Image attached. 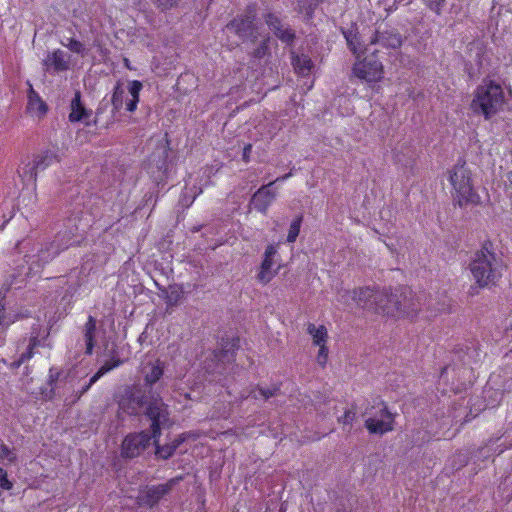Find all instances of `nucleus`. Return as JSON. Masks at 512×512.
Returning a JSON list of instances; mask_svg holds the SVG:
<instances>
[{"instance_id": "1", "label": "nucleus", "mask_w": 512, "mask_h": 512, "mask_svg": "<svg viewBox=\"0 0 512 512\" xmlns=\"http://www.w3.org/2000/svg\"><path fill=\"white\" fill-rule=\"evenodd\" d=\"M353 300L362 308L373 309L377 313L396 318L413 320L422 311L427 297L416 295L411 288L401 286L394 291L376 287H360L353 290Z\"/></svg>"}, {"instance_id": "2", "label": "nucleus", "mask_w": 512, "mask_h": 512, "mask_svg": "<svg viewBox=\"0 0 512 512\" xmlns=\"http://www.w3.org/2000/svg\"><path fill=\"white\" fill-rule=\"evenodd\" d=\"M506 96L502 85L485 77L473 91L469 108L476 116L490 120L504 110Z\"/></svg>"}, {"instance_id": "3", "label": "nucleus", "mask_w": 512, "mask_h": 512, "mask_svg": "<svg viewBox=\"0 0 512 512\" xmlns=\"http://www.w3.org/2000/svg\"><path fill=\"white\" fill-rule=\"evenodd\" d=\"M135 387H130V402L145 405L144 416L150 422V432L153 439L161 437L162 429H169L174 422L170 418L169 406L164 403L159 394L147 396L146 392L139 395Z\"/></svg>"}, {"instance_id": "4", "label": "nucleus", "mask_w": 512, "mask_h": 512, "mask_svg": "<svg viewBox=\"0 0 512 512\" xmlns=\"http://www.w3.org/2000/svg\"><path fill=\"white\" fill-rule=\"evenodd\" d=\"M502 267V261L487 247V244L475 252L469 265L473 279L480 288L496 285L502 277Z\"/></svg>"}, {"instance_id": "5", "label": "nucleus", "mask_w": 512, "mask_h": 512, "mask_svg": "<svg viewBox=\"0 0 512 512\" xmlns=\"http://www.w3.org/2000/svg\"><path fill=\"white\" fill-rule=\"evenodd\" d=\"M449 181L452 185L453 200L459 207L480 203L481 198L472 183V173L465 163L457 164L450 170Z\"/></svg>"}, {"instance_id": "6", "label": "nucleus", "mask_w": 512, "mask_h": 512, "mask_svg": "<svg viewBox=\"0 0 512 512\" xmlns=\"http://www.w3.org/2000/svg\"><path fill=\"white\" fill-rule=\"evenodd\" d=\"M226 27L231 29L242 41L256 42L259 36L256 5H248L244 13L233 18Z\"/></svg>"}, {"instance_id": "7", "label": "nucleus", "mask_w": 512, "mask_h": 512, "mask_svg": "<svg viewBox=\"0 0 512 512\" xmlns=\"http://www.w3.org/2000/svg\"><path fill=\"white\" fill-rule=\"evenodd\" d=\"M60 162V156L52 150H43L33 155V159L21 166L18 170L23 181L36 185L38 173L44 171L53 163Z\"/></svg>"}, {"instance_id": "8", "label": "nucleus", "mask_w": 512, "mask_h": 512, "mask_svg": "<svg viewBox=\"0 0 512 512\" xmlns=\"http://www.w3.org/2000/svg\"><path fill=\"white\" fill-rule=\"evenodd\" d=\"M352 72L355 77L368 83L379 82L384 77V66L373 52L363 59L356 58Z\"/></svg>"}, {"instance_id": "9", "label": "nucleus", "mask_w": 512, "mask_h": 512, "mask_svg": "<svg viewBox=\"0 0 512 512\" xmlns=\"http://www.w3.org/2000/svg\"><path fill=\"white\" fill-rule=\"evenodd\" d=\"M170 151V140L168 133H165V144L159 153H153L147 162V173L153 182L159 186L168 178V156Z\"/></svg>"}, {"instance_id": "10", "label": "nucleus", "mask_w": 512, "mask_h": 512, "mask_svg": "<svg viewBox=\"0 0 512 512\" xmlns=\"http://www.w3.org/2000/svg\"><path fill=\"white\" fill-rule=\"evenodd\" d=\"M174 483L175 480L170 479L163 484L144 486L139 490L136 496L137 506L140 508L152 509L171 491Z\"/></svg>"}, {"instance_id": "11", "label": "nucleus", "mask_w": 512, "mask_h": 512, "mask_svg": "<svg viewBox=\"0 0 512 512\" xmlns=\"http://www.w3.org/2000/svg\"><path fill=\"white\" fill-rule=\"evenodd\" d=\"M278 256V245L269 244L264 252L262 262L256 275L257 281L262 285L269 284L278 274L281 266L272 269L275 263V257Z\"/></svg>"}, {"instance_id": "12", "label": "nucleus", "mask_w": 512, "mask_h": 512, "mask_svg": "<svg viewBox=\"0 0 512 512\" xmlns=\"http://www.w3.org/2000/svg\"><path fill=\"white\" fill-rule=\"evenodd\" d=\"M65 238V234L61 232L58 233L56 239L45 243L41 249L38 251L37 255H35L36 260L34 261L38 267H43L50 261H52L59 253L65 249H67L73 243L70 242L71 238L67 241L63 242Z\"/></svg>"}, {"instance_id": "13", "label": "nucleus", "mask_w": 512, "mask_h": 512, "mask_svg": "<svg viewBox=\"0 0 512 512\" xmlns=\"http://www.w3.org/2000/svg\"><path fill=\"white\" fill-rule=\"evenodd\" d=\"M379 417H369L365 420V427L371 434H385L394 429V415L389 411L387 405L380 401Z\"/></svg>"}, {"instance_id": "14", "label": "nucleus", "mask_w": 512, "mask_h": 512, "mask_svg": "<svg viewBox=\"0 0 512 512\" xmlns=\"http://www.w3.org/2000/svg\"><path fill=\"white\" fill-rule=\"evenodd\" d=\"M239 338L234 337L223 341L222 347L219 351H213V365H207L205 368L209 371L217 370L220 365L225 363H233L235 361V352L239 348Z\"/></svg>"}, {"instance_id": "15", "label": "nucleus", "mask_w": 512, "mask_h": 512, "mask_svg": "<svg viewBox=\"0 0 512 512\" xmlns=\"http://www.w3.org/2000/svg\"><path fill=\"white\" fill-rule=\"evenodd\" d=\"M264 19L268 28L282 43L289 46L294 43L295 31L289 25H285L275 13H267Z\"/></svg>"}, {"instance_id": "16", "label": "nucleus", "mask_w": 512, "mask_h": 512, "mask_svg": "<svg viewBox=\"0 0 512 512\" xmlns=\"http://www.w3.org/2000/svg\"><path fill=\"white\" fill-rule=\"evenodd\" d=\"M164 374V363L157 359L154 362L147 363L142 368L144 386L148 388L147 396L157 395L153 392L152 386L156 384Z\"/></svg>"}, {"instance_id": "17", "label": "nucleus", "mask_w": 512, "mask_h": 512, "mask_svg": "<svg viewBox=\"0 0 512 512\" xmlns=\"http://www.w3.org/2000/svg\"><path fill=\"white\" fill-rule=\"evenodd\" d=\"M273 185L274 182H269L261 186L252 196L251 203L258 212L266 214L269 206L275 200L276 193L270 190V187Z\"/></svg>"}, {"instance_id": "18", "label": "nucleus", "mask_w": 512, "mask_h": 512, "mask_svg": "<svg viewBox=\"0 0 512 512\" xmlns=\"http://www.w3.org/2000/svg\"><path fill=\"white\" fill-rule=\"evenodd\" d=\"M70 59L67 54L57 49L52 53H49L43 60V65L47 71L53 70L54 72L66 71L69 69Z\"/></svg>"}, {"instance_id": "19", "label": "nucleus", "mask_w": 512, "mask_h": 512, "mask_svg": "<svg viewBox=\"0 0 512 512\" xmlns=\"http://www.w3.org/2000/svg\"><path fill=\"white\" fill-rule=\"evenodd\" d=\"M371 44H378L386 48H399L402 44V38L398 32L395 30H385L380 31L376 30L373 38L371 39Z\"/></svg>"}, {"instance_id": "20", "label": "nucleus", "mask_w": 512, "mask_h": 512, "mask_svg": "<svg viewBox=\"0 0 512 512\" xmlns=\"http://www.w3.org/2000/svg\"><path fill=\"white\" fill-rule=\"evenodd\" d=\"M152 440V433L148 431L130 434V458L139 456L150 446Z\"/></svg>"}, {"instance_id": "21", "label": "nucleus", "mask_w": 512, "mask_h": 512, "mask_svg": "<svg viewBox=\"0 0 512 512\" xmlns=\"http://www.w3.org/2000/svg\"><path fill=\"white\" fill-rule=\"evenodd\" d=\"M291 64L296 74L306 77L309 76L314 68L312 59L306 54H297L291 52Z\"/></svg>"}, {"instance_id": "22", "label": "nucleus", "mask_w": 512, "mask_h": 512, "mask_svg": "<svg viewBox=\"0 0 512 512\" xmlns=\"http://www.w3.org/2000/svg\"><path fill=\"white\" fill-rule=\"evenodd\" d=\"M342 34L346 40L348 48L353 53V55L356 58L361 57V55L364 53V50L362 48V43L357 27L354 25L348 29H342Z\"/></svg>"}, {"instance_id": "23", "label": "nucleus", "mask_w": 512, "mask_h": 512, "mask_svg": "<svg viewBox=\"0 0 512 512\" xmlns=\"http://www.w3.org/2000/svg\"><path fill=\"white\" fill-rule=\"evenodd\" d=\"M96 331H97L96 319L93 316L89 315L88 320L85 323V325L83 326V330H82L83 339L85 342V354L86 355H91L93 353V349H94V346L96 343V340H95Z\"/></svg>"}, {"instance_id": "24", "label": "nucleus", "mask_w": 512, "mask_h": 512, "mask_svg": "<svg viewBox=\"0 0 512 512\" xmlns=\"http://www.w3.org/2000/svg\"><path fill=\"white\" fill-rule=\"evenodd\" d=\"M71 112L69 114V120L71 122L85 121L91 115V111L87 110L81 101V93L76 91L71 101Z\"/></svg>"}, {"instance_id": "25", "label": "nucleus", "mask_w": 512, "mask_h": 512, "mask_svg": "<svg viewBox=\"0 0 512 512\" xmlns=\"http://www.w3.org/2000/svg\"><path fill=\"white\" fill-rule=\"evenodd\" d=\"M27 110L29 112H36L38 115H44L48 110L46 103L41 99L39 94L31 85L28 91Z\"/></svg>"}, {"instance_id": "26", "label": "nucleus", "mask_w": 512, "mask_h": 512, "mask_svg": "<svg viewBox=\"0 0 512 512\" xmlns=\"http://www.w3.org/2000/svg\"><path fill=\"white\" fill-rule=\"evenodd\" d=\"M307 333L312 337L313 345L325 344L328 341V331L324 325L316 326L313 323L307 325Z\"/></svg>"}, {"instance_id": "27", "label": "nucleus", "mask_w": 512, "mask_h": 512, "mask_svg": "<svg viewBox=\"0 0 512 512\" xmlns=\"http://www.w3.org/2000/svg\"><path fill=\"white\" fill-rule=\"evenodd\" d=\"M114 400L117 402L116 416L119 423H123L128 415V387L121 391V395H115Z\"/></svg>"}, {"instance_id": "28", "label": "nucleus", "mask_w": 512, "mask_h": 512, "mask_svg": "<svg viewBox=\"0 0 512 512\" xmlns=\"http://www.w3.org/2000/svg\"><path fill=\"white\" fill-rule=\"evenodd\" d=\"M120 361L119 360H110V361H107L105 362L101 367L100 369L90 378L89 382L83 386V388L81 389L80 391V395H83L84 393H86L90 387L100 378L102 377L104 374H106L107 372H109L110 370H112L113 368L117 367L120 365Z\"/></svg>"}, {"instance_id": "29", "label": "nucleus", "mask_w": 512, "mask_h": 512, "mask_svg": "<svg viewBox=\"0 0 512 512\" xmlns=\"http://www.w3.org/2000/svg\"><path fill=\"white\" fill-rule=\"evenodd\" d=\"M153 444L155 446V455L160 459L167 460L175 453L170 443L161 445L160 438L153 439Z\"/></svg>"}, {"instance_id": "30", "label": "nucleus", "mask_w": 512, "mask_h": 512, "mask_svg": "<svg viewBox=\"0 0 512 512\" xmlns=\"http://www.w3.org/2000/svg\"><path fill=\"white\" fill-rule=\"evenodd\" d=\"M303 223V215L299 214L297 215L291 222L288 234L286 237V241L288 243H294L297 240V237L299 236L300 229Z\"/></svg>"}, {"instance_id": "31", "label": "nucleus", "mask_w": 512, "mask_h": 512, "mask_svg": "<svg viewBox=\"0 0 512 512\" xmlns=\"http://www.w3.org/2000/svg\"><path fill=\"white\" fill-rule=\"evenodd\" d=\"M124 94L125 90L123 88V83L118 81L117 84L114 87L113 95H112V105L113 110H119L124 103Z\"/></svg>"}, {"instance_id": "32", "label": "nucleus", "mask_w": 512, "mask_h": 512, "mask_svg": "<svg viewBox=\"0 0 512 512\" xmlns=\"http://www.w3.org/2000/svg\"><path fill=\"white\" fill-rule=\"evenodd\" d=\"M279 390V387H273V388H261L257 387L250 391V393L247 396H244V398L252 397L254 399H258V395H260L263 399L267 400L273 396L276 395L277 391Z\"/></svg>"}, {"instance_id": "33", "label": "nucleus", "mask_w": 512, "mask_h": 512, "mask_svg": "<svg viewBox=\"0 0 512 512\" xmlns=\"http://www.w3.org/2000/svg\"><path fill=\"white\" fill-rule=\"evenodd\" d=\"M40 345V339L38 334L35 333L30 336L29 343L25 352L20 355L22 361L26 362L30 360L34 355V349Z\"/></svg>"}, {"instance_id": "34", "label": "nucleus", "mask_w": 512, "mask_h": 512, "mask_svg": "<svg viewBox=\"0 0 512 512\" xmlns=\"http://www.w3.org/2000/svg\"><path fill=\"white\" fill-rule=\"evenodd\" d=\"M317 6L318 1L308 3L306 0H302L299 2V13L302 14L306 20H311Z\"/></svg>"}, {"instance_id": "35", "label": "nucleus", "mask_w": 512, "mask_h": 512, "mask_svg": "<svg viewBox=\"0 0 512 512\" xmlns=\"http://www.w3.org/2000/svg\"><path fill=\"white\" fill-rule=\"evenodd\" d=\"M71 52L81 55L82 57L88 55L89 49L86 46L76 40L75 38H69L68 43L64 44Z\"/></svg>"}, {"instance_id": "36", "label": "nucleus", "mask_w": 512, "mask_h": 512, "mask_svg": "<svg viewBox=\"0 0 512 512\" xmlns=\"http://www.w3.org/2000/svg\"><path fill=\"white\" fill-rule=\"evenodd\" d=\"M61 375V371L57 368H50L49 369V377H48V385L51 387L49 394L47 395L48 399H52L54 395V386L56 382L59 380Z\"/></svg>"}, {"instance_id": "37", "label": "nucleus", "mask_w": 512, "mask_h": 512, "mask_svg": "<svg viewBox=\"0 0 512 512\" xmlns=\"http://www.w3.org/2000/svg\"><path fill=\"white\" fill-rule=\"evenodd\" d=\"M356 419V406L352 407L344 412V414L338 418V422L343 426H351Z\"/></svg>"}, {"instance_id": "38", "label": "nucleus", "mask_w": 512, "mask_h": 512, "mask_svg": "<svg viewBox=\"0 0 512 512\" xmlns=\"http://www.w3.org/2000/svg\"><path fill=\"white\" fill-rule=\"evenodd\" d=\"M317 347L319 348V350H318V354H317V357H316V361H317L319 366L324 368L327 365L328 356H329V349L327 347V343L321 344V345H317Z\"/></svg>"}, {"instance_id": "39", "label": "nucleus", "mask_w": 512, "mask_h": 512, "mask_svg": "<svg viewBox=\"0 0 512 512\" xmlns=\"http://www.w3.org/2000/svg\"><path fill=\"white\" fill-rule=\"evenodd\" d=\"M424 5L433 11L435 14L440 15L445 6L446 0H422Z\"/></svg>"}, {"instance_id": "40", "label": "nucleus", "mask_w": 512, "mask_h": 512, "mask_svg": "<svg viewBox=\"0 0 512 512\" xmlns=\"http://www.w3.org/2000/svg\"><path fill=\"white\" fill-rule=\"evenodd\" d=\"M12 322L6 315L4 304L0 302V333L4 332Z\"/></svg>"}, {"instance_id": "41", "label": "nucleus", "mask_w": 512, "mask_h": 512, "mask_svg": "<svg viewBox=\"0 0 512 512\" xmlns=\"http://www.w3.org/2000/svg\"><path fill=\"white\" fill-rule=\"evenodd\" d=\"M161 11H167L176 7L180 0H153Z\"/></svg>"}, {"instance_id": "42", "label": "nucleus", "mask_w": 512, "mask_h": 512, "mask_svg": "<svg viewBox=\"0 0 512 512\" xmlns=\"http://www.w3.org/2000/svg\"><path fill=\"white\" fill-rule=\"evenodd\" d=\"M0 457L2 459H7L10 462H14L16 460L15 453L6 445L2 444L0 446Z\"/></svg>"}, {"instance_id": "43", "label": "nucleus", "mask_w": 512, "mask_h": 512, "mask_svg": "<svg viewBox=\"0 0 512 512\" xmlns=\"http://www.w3.org/2000/svg\"><path fill=\"white\" fill-rule=\"evenodd\" d=\"M0 487L6 490L12 488V483L8 480L7 472L3 468H0Z\"/></svg>"}, {"instance_id": "44", "label": "nucleus", "mask_w": 512, "mask_h": 512, "mask_svg": "<svg viewBox=\"0 0 512 512\" xmlns=\"http://www.w3.org/2000/svg\"><path fill=\"white\" fill-rule=\"evenodd\" d=\"M142 89V83L138 80L130 81V97H139V92Z\"/></svg>"}, {"instance_id": "45", "label": "nucleus", "mask_w": 512, "mask_h": 512, "mask_svg": "<svg viewBox=\"0 0 512 512\" xmlns=\"http://www.w3.org/2000/svg\"><path fill=\"white\" fill-rule=\"evenodd\" d=\"M187 440V436L185 433L179 434L172 442H170L173 449L176 451L180 445H182Z\"/></svg>"}, {"instance_id": "46", "label": "nucleus", "mask_w": 512, "mask_h": 512, "mask_svg": "<svg viewBox=\"0 0 512 512\" xmlns=\"http://www.w3.org/2000/svg\"><path fill=\"white\" fill-rule=\"evenodd\" d=\"M187 440V436L185 433L179 434L172 442H170L173 449L176 451L180 445H182Z\"/></svg>"}, {"instance_id": "47", "label": "nucleus", "mask_w": 512, "mask_h": 512, "mask_svg": "<svg viewBox=\"0 0 512 512\" xmlns=\"http://www.w3.org/2000/svg\"><path fill=\"white\" fill-rule=\"evenodd\" d=\"M267 50H268V46H267L266 42H262L260 44V46L254 50L253 55H254V57L261 58L266 54Z\"/></svg>"}, {"instance_id": "48", "label": "nucleus", "mask_w": 512, "mask_h": 512, "mask_svg": "<svg viewBox=\"0 0 512 512\" xmlns=\"http://www.w3.org/2000/svg\"><path fill=\"white\" fill-rule=\"evenodd\" d=\"M426 310L427 311H431V315H436V313H442V312L448 311L449 310V305L443 302L439 307H437L435 309H432L431 305L429 304L427 306Z\"/></svg>"}, {"instance_id": "49", "label": "nucleus", "mask_w": 512, "mask_h": 512, "mask_svg": "<svg viewBox=\"0 0 512 512\" xmlns=\"http://www.w3.org/2000/svg\"><path fill=\"white\" fill-rule=\"evenodd\" d=\"M252 152V144L248 143L243 147L242 160L245 163L250 162V154Z\"/></svg>"}, {"instance_id": "50", "label": "nucleus", "mask_w": 512, "mask_h": 512, "mask_svg": "<svg viewBox=\"0 0 512 512\" xmlns=\"http://www.w3.org/2000/svg\"><path fill=\"white\" fill-rule=\"evenodd\" d=\"M121 456L128 458V436H125L121 445Z\"/></svg>"}, {"instance_id": "51", "label": "nucleus", "mask_w": 512, "mask_h": 512, "mask_svg": "<svg viewBox=\"0 0 512 512\" xmlns=\"http://www.w3.org/2000/svg\"><path fill=\"white\" fill-rule=\"evenodd\" d=\"M292 175H293V173H292V171H290L280 177H277L273 182H274V184L277 182H284V181L288 180Z\"/></svg>"}, {"instance_id": "52", "label": "nucleus", "mask_w": 512, "mask_h": 512, "mask_svg": "<svg viewBox=\"0 0 512 512\" xmlns=\"http://www.w3.org/2000/svg\"><path fill=\"white\" fill-rule=\"evenodd\" d=\"M138 102H139L138 96H136V98H133V97L130 98V113L136 110Z\"/></svg>"}, {"instance_id": "53", "label": "nucleus", "mask_w": 512, "mask_h": 512, "mask_svg": "<svg viewBox=\"0 0 512 512\" xmlns=\"http://www.w3.org/2000/svg\"><path fill=\"white\" fill-rule=\"evenodd\" d=\"M23 363L24 361L19 357L18 360L12 362L10 366L12 369H18Z\"/></svg>"}, {"instance_id": "54", "label": "nucleus", "mask_w": 512, "mask_h": 512, "mask_svg": "<svg viewBox=\"0 0 512 512\" xmlns=\"http://www.w3.org/2000/svg\"><path fill=\"white\" fill-rule=\"evenodd\" d=\"M448 370H449L448 366L443 367L441 370L440 378H443L444 375L448 372Z\"/></svg>"}, {"instance_id": "55", "label": "nucleus", "mask_w": 512, "mask_h": 512, "mask_svg": "<svg viewBox=\"0 0 512 512\" xmlns=\"http://www.w3.org/2000/svg\"><path fill=\"white\" fill-rule=\"evenodd\" d=\"M123 62H124L125 67H127V68H128V63H129L128 58H124V59H123Z\"/></svg>"}, {"instance_id": "56", "label": "nucleus", "mask_w": 512, "mask_h": 512, "mask_svg": "<svg viewBox=\"0 0 512 512\" xmlns=\"http://www.w3.org/2000/svg\"><path fill=\"white\" fill-rule=\"evenodd\" d=\"M508 180H509V182H510V183H511V185H512V172H510V173L508 174Z\"/></svg>"}, {"instance_id": "57", "label": "nucleus", "mask_w": 512, "mask_h": 512, "mask_svg": "<svg viewBox=\"0 0 512 512\" xmlns=\"http://www.w3.org/2000/svg\"><path fill=\"white\" fill-rule=\"evenodd\" d=\"M73 222H75V219H68L69 224H72Z\"/></svg>"}, {"instance_id": "58", "label": "nucleus", "mask_w": 512, "mask_h": 512, "mask_svg": "<svg viewBox=\"0 0 512 512\" xmlns=\"http://www.w3.org/2000/svg\"><path fill=\"white\" fill-rule=\"evenodd\" d=\"M152 198H153V195L150 194L149 197H148V200H152Z\"/></svg>"}, {"instance_id": "59", "label": "nucleus", "mask_w": 512, "mask_h": 512, "mask_svg": "<svg viewBox=\"0 0 512 512\" xmlns=\"http://www.w3.org/2000/svg\"><path fill=\"white\" fill-rule=\"evenodd\" d=\"M72 226L75 228V231L78 230V227L75 224H73Z\"/></svg>"}, {"instance_id": "60", "label": "nucleus", "mask_w": 512, "mask_h": 512, "mask_svg": "<svg viewBox=\"0 0 512 512\" xmlns=\"http://www.w3.org/2000/svg\"><path fill=\"white\" fill-rule=\"evenodd\" d=\"M509 329H510V330H512V322H511V324L509 325Z\"/></svg>"}]
</instances>
